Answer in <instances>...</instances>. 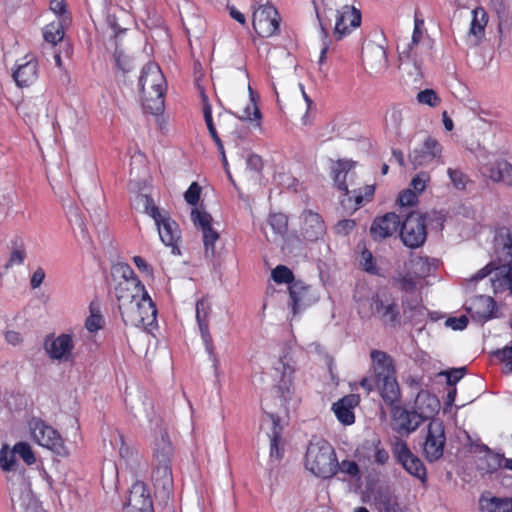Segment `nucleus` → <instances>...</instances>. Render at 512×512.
<instances>
[{
  "instance_id": "09e8293b",
  "label": "nucleus",
  "mask_w": 512,
  "mask_h": 512,
  "mask_svg": "<svg viewBox=\"0 0 512 512\" xmlns=\"http://www.w3.org/2000/svg\"><path fill=\"white\" fill-rule=\"evenodd\" d=\"M211 307L207 299L201 298L196 302V320L198 326L209 325Z\"/></svg>"
},
{
  "instance_id": "49530a36",
  "label": "nucleus",
  "mask_w": 512,
  "mask_h": 512,
  "mask_svg": "<svg viewBox=\"0 0 512 512\" xmlns=\"http://www.w3.org/2000/svg\"><path fill=\"white\" fill-rule=\"evenodd\" d=\"M138 199L143 203L144 212L148 214L154 221L160 218L167 211H161L154 203L153 198L147 194H139Z\"/></svg>"
},
{
  "instance_id": "9b49d317",
  "label": "nucleus",
  "mask_w": 512,
  "mask_h": 512,
  "mask_svg": "<svg viewBox=\"0 0 512 512\" xmlns=\"http://www.w3.org/2000/svg\"><path fill=\"white\" fill-rule=\"evenodd\" d=\"M400 237L409 248L422 246L427 238L425 216L419 212H410L401 224Z\"/></svg>"
},
{
  "instance_id": "f257e3e1",
  "label": "nucleus",
  "mask_w": 512,
  "mask_h": 512,
  "mask_svg": "<svg viewBox=\"0 0 512 512\" xmlns=\"http://www.w3.org/2000/svg\"><path fill=\"white\" fill-rule=\"evenodd\" d=\"M493 260L478 270L470 279L478 282L487 276L494 293L510 291L512 295V232L507 227L496 230L493 240Z\"/></svg>"
},
{
  "instance_id": "4468645a",
  "label": "nucleus",
  "mask_w": 512,
  "mask_h": 512,
  "mask_svg": "<svg viewBox=\"0 0 512 512\" xmlns=\"http://www.w3.org/2000/svg\"><path fill=\"white\" fill-rule=\"evenodd\" d=\"M446 436L443 423L432 420L427 428V435L423 444V454L427 461L434 462L443 456Z\"/></svg>"
},
{
  "instance_id": "052dcab7",
  "label": "nucleus",
  "mask_w": 512,
  "mask_h": 512,
  "mask_svg": "<svg viewBox=\"0 0 512 512\" xmlns=\"http://www.w3.org/2000/svg\"><path fill=\"white\" fill-rule=\"evenodd\" d=\"M26 253L23 247H19L14 249L11 254L10 258L5 266L6 269H9L15 265H21L24 262Z\"/></svg>"
},
{
  "instance_id": "7c9ffc66",
  "label": "nucleus",
  "mask_w": 512,
  "mask_h": 512,
  "mask_svg": "<svg viewBox=\"0 0 512 512\" xmlns=\"http://www.w3.org/2000/svg\"><path fill=\"white\" fill-rule=\"evenodd\" d=\"M440 408L438 398L428 391L421 390L414 400V410L425 420L433 417Z\"/></svg>"
},
{
  "instance_id": "2eb2a0df",
  "label": "nucleus",
  "mask_w": 512,
  "mask_h": 512,
  "mask_svg": "<svg viewBox=\"0 0 512 512\" xmlns=\"http://www.w3.org/2000/svg\"><path fill=\"white\" fill-rule=\"evenodd\" d=\"M393 453L397 461L412 476L418 478L422 483L427 481V470L423 462L415 456L407 443L397 439L394 443Z\"/></svg>"
},
{
  "instance_id": "f704fd0d",
  "label": "nucleus",
  "mask_w": 512,
  "mask_h": 512,
  "mask_svg": "<svg viewBox=\"0 0 512 512\" xmlns=\"http://www.w3.org/2000/svg\"><path fill=\"white\" fill-rule=\"evenodd\" d=\"M152 481L156 487L170 489L173 484L171 463H152Z\"/></svg>"
},
{
  "instance_id": "4be33fe9",
  "label": "nucleus",
  "mask_w": 512,
  "mask_h": 512,
  "mask_svg": "<svg viewBox=\"0 0 512 512\" xmlns=\"http://www.w3.org/2000/svg\"><path fill=\"white\" fill-rule=\"evenodd\" d=\"M400 224V217L394 212H388L374 219L370 226V235L375 241H381L394 235Z\"/></svg>"
},
{
  "instance_id": "1a4fd4ad",
  "label": "nucleus",
  "mask_w": 512,
  "mask_h": 512,
  "mask_svg": "<svg viewBox=\"0 0 512 512\" xmlns=\"http://www.w3.org/2000/svg\"><path fill=\"white\" fill-rule=\"evenodd\" d=\"M201 99H202V111H203V117L208 129V132L213 139L218 152L220 153L222 157V161L224 165H227V159L225 155V149L223 142L219 136V133H222L223 135L232 133V126L231 123L233 122L232 116L227 112H221L217 115L216 121L213 119L212 116V107L209 102L208 96L205 94V92L201 91Z\"/></svg>"
},
{
  "instance_id": "c756f323",
  "label": "nucleus",
  "mask_w": 512,
  "mask_h": 512,
  "mask_svg": "<svg viewBox=\"0 0 512 512\" xmlns=\"http://www.w3.org/2000/svg\"><path fill=\"white\" fill-rule=\"evenodd\" d=\"M289 297L292 312L296 315L301 308L308 306L311 301V286L305 284L301 280H296L292 285H289Z\"/></svg>"
},
{
  "instance_id": "cd10ccee",
  "label": "nucleus",
  "mask_w": 512,
  "mask_h": 512,
  "mask_svg": "<svg viewBox=\"0 0 512 512\" xmlns=\"http://www.w3.org/2000/svg\"><path fill=\"white\" fill-rule=\"evenodd\" d=\"M424 20L415 17L414 30L411 42L397 46L399 57L401 60H412L415 64L418 62V46L423 38Z\"/></svg>"
},
{
  "instance_id": "f8f14e48",
  "label": "nucleus",
  "mask_w": 512,
  "mask_h": 512,
  "mask_svg": "<svg viewBox=\"0 0 512 512\" xmlns=\"http://www.w3.org/2000/svg\"><path fill=\"white\" fill-rule=\"evenodd\" d=\"M252 25L258 36L268 38L280 30V17L272 5H260L253 13Z\"/></svg>"
},
{
  "instance_id": "a211bd4d",
  "label": "nucleus",
  "mask_w": 512,
  "mask_h": 512,
  "mask_svg": "<svg viewBox=\"0 0 512 512\" xmlns=\"http://www.w3.org/2000/svg\"><path fill=\"white\" fill-rule=\"evenodd\" d=\"M443 147L440 142L428 136L419 148H415L409 155L414 167L429 165L434 161L441 160Z\"/></svg>"
},
{
  "instance_id": "c03bdc74",
  "label": "nucleus",
  "mask_w": 512,
  "mask_h": 512,
  "mask_svg": "<svg viewBox=\"0 0 512 512\" xmlns=\"http://www.w3.org/2000/svg\"><path fill=\"white\" fill-rule=\"evenodd\" d=\"M268 223L273 231L283 236L288 230V217L283 213H273L269 216Z\"/></svg>"
},
{
  "instance_id": "9d476101",
  "label": "nucleus",
  "mask_w": 512,
  "mask_h": 512,
  "mask_svg": "<svg viewBox=\"0 0 512 512\" xmlns=\"http://www.w3.org/2000/svg\"><path fill=\"white\" fill-rule=\"evenodd\" d=\"M32 438L40 446L48 448L58 455L65 453L64 441L60 433L40 418H32L29 422Z\"/></svg>"
},
{
  "instance_id": "39448f33",
  "label": "nucleus",
  "mask_w": 512,
  "mask_h": 512,
  "mask_svg": "<svg viewBox=\"0 0 512 512\" xmlns=\"http://www.w3.org/2000/svg\"><path fill=\"white\" fill-rule=\"evenodd\" d=\"M304 467L318 478L325 480L333 478L337 467L334 447L323 438H313L306 449Z\"/></svg>"
},
{
  "instance_id": "6e6552de",
  "label": "nucleus",
  "mask_w": 512,
  "mask_h": 512,
  "mask_svg": "<svg viewBox=\"0 0 512 512\" xmlns=\"http://www.w3.org/2000/svg\"><path fill=\"white\" fill-rule=\"evenodd\" d=\"M127 309L118 308L126 326L140 327L147 330L157 322V308L149 295L129 303Z\"/></svg>"
},
{
  "instance_id": "bb28decb",
  "label": "nucleus",
  "mask_w": 512,
  "mask_h": 512,
  "mask_svg": "<svg viewBox=\"0 0 512 512\" xmlns=\"http://www.w3.org/2000/svg\"><path fill=\"white\" fill-rule=\"evenodd\" d=\"M152 463H171L174 448L166 429L160 428L152 446Z\"/></svg>"
},
{
  "instance_id": "b1692460",
  "label": "nucleus",
  "mask_w": 512,
  "mask_h": 512,
  "mask_svg": "<svg viewBox=\"0 0 512 512\" xmlns=\"http://www.w3.org/2000/svg\"><path fill=\"white\" fill-rule=\"evenodd\" d=\"M282 376L278 382L276 389L277 394L284 405L289 404L294 399L295 388L293 385L295 367L287 360V356L281 358Z\"/></svg>"
},
{
  "instance_id": "680f3d73",
  "label": "nucleus",
  "mask_w": 512,
  "mask_h": 512,
  "mask_svg": "<svg viewBox=\"0 0 512 512\" xmlns=\"http://www.w3.org/2000/svg\"><path fill=\"white\" fill-rule=\"evenodd\" d=\"M199 330L206 351L212 355L214 353V345L212 335L209 331V325L204 324L203 326H199Z\"/></svg>"
},
{
  "instance_id": "423d86ee",
  "label": "nucleus",
  "mask_w": 512,
  "mask_h": 512,
  "mask_svg": "<svg viewBox=\"0 0 512 512\" xmlns=\"http://www.w3.org/2000/svg\"><path fill=\"white\" fill-rule=\"evenodd\" d=\"M111 276L115 283L114 295L118 308L127 309L129 303L149 295L144 284L136 276L132 267L126 263L112 266Z\"/></svg>"
},
{
  "instance_id": "ea45409f",
  "label": "nucleus",
  "mask_w": 512,
  "mask_h": 512,
  "mask_svg": "<svg viewBox=\"0 0 512 512\" xmlns=\"http://www.w3.org/2000/svg\"><path fill=\"white\" fill-rule=\"evenodd\" d=\"M90 315L86 318L85 327L86 329L93 333L102 329L104 326V318L99 310V308L91 303L89 306Z\"/></svg>"
},
{
  "instance_id": "393cba45",
  "label": "nucleus",
  "mask_w": 512,
  "mask_h": 512,
  "mask_svg": "<svg viewBox=\"0 0 512 512\" xmlns=\"http://www.w3.org/2000/svg\"><path fill=\"white\" fill-rule=\"evenodd\" d=\"M496 302L490 296L478 295L469 300L467 311L471 317L479 322H486L493 317Z\"/></svg>"
},
{
  "instance_id": "5fc2aeb1",
  "label": "nucleus",
  "mask_w": 512,
  "mask_h": 512,
  "mask_svg": "<svg viewBox=\"0 0 512 512\" xmlns=\"http://www.w3.org/2000/svg\"><path fill=\"white\" fill-rule=\"evenodd\" d=\"M467 374L466 367L452 368L450 370L441 371L439 375H444L447 378V384L450 386L455 385Z\"/></svg>"
},
{
  "instance_id": "72a5a7b5",
  "label": "nucleus",
  "mask_w": 512,
  "mask_h": 512,
  "mask_svg": "<svg viewBox=\"0 0 512 512\" xmlns=\"http://www.w3.org/2000/svg\"><path fill=\"white\" fill-rule=\"evenodd\" d=\"M70 17H58L57 20L50 22L43 28V37L46 42L56 45L65 35V29L70 23Z\"/></svg>"
},
{
  "instance_id": "e433bc0d",
  "label": "nucleus",
  "mask_w": 512,
  "mask_h": 512,
  "mask_svg": "<svg viewBox=\"0 0 512 512\" xmlns=\"http://www.w3.org/2000/svg\"><path fill=\"white\" fill-rule=\"evenodd\" d=\"M375 504L380 512H400L398 498L390 492H380L375 497Z\"/></svg>"
},
{
  "instance_id": "338daca9",
  "label": "nucleus",
  "mask_w": 512,
  "mask_h": 512,
  "mask_svg": "<svg viewBox=\"0 0 512 512\" xmlns=\"http://www.w3.org/2000/svg\"><path fill=\"white\" fill-rule=\"evenodd\" d=\"M446 324L453 330H463L468 325V319L464 315L460 317H451L447 319Z\"/></svg>"
},
{
  "instance_id": "c9c22d12",
  "label": "nucleus",
  "mask_w": 512,
  "mask_h": 512,
  "mask_svg": "<svg viewBox=\"0 0 512 512\" xmlns=\"http://www.w3.org/2000/svg\"><path fill=\"white\" fill-rule=\"evenodd\" d=\"M482 512H512V499L510 498H481Z\"/></svg>"
},
{
  "instance_id": "13d9d810",
  "label": "nucleus",
  "mask_w": 512,
  "mask_h": 512,
  "mask_svg": "<svg viewBox=\"0 0 512 512\" xmlns=\"http://www.w3.org/2000/svg\"><path fill=\"white\" fill-rule=\"evenodd\" d=\"M398 203L401 207H412L418 203V195L408 188L399 194Z\"/></svg>"
},
{
  "instance_id": "5701e85b",
  "label": "nucleus",
  "mask_w": 512,
  "mask_h": 512,
  "mask_svg": "<svg viewBox=\"0 0 512 512\" xmlns=\"http://www.w3.org/2000/svg\"><path fill=\"white\" fill-rule=\"evenodd\" d=\"M25 62L17 65L12 76L16 85L20 88L29 87L38 79L39 63L35 57L26 55Z\"/></svg>"
},
{
  "instance_id": "79ce46f5",
  "label": "nucleus",
  "mask_w": 512,
  "mask_h": 512,
  "mask_svg": "<svg viewBox=\"0 0 512 512\" xmlns=\"http://www.w3.org/2000/svg\"><path fill=\"white\" fill-rule=\"evenodd\" d=\"M271 277L277 284L292 285L296 281L292 270L285 265L276 266L271 272Z\"/></svg>"
},
{
  "instance_id": "412c9836",
  "label": "nucleus",
  "mask_w": 512,
  "mask_h": 512,
  "mask_svg": "<svg viewBox=\"0 0 512 512\" xmlns=\"http://www.w3.org/2000/svg\"><path fill=\"white\" fill-rule=\"evenodd\" d=\"M482 174L494 183L512 188V164L506 159H495L483 165Z\"/></svg>"
},
{
  "instance_id": "f03ea898",
  "label": "nucleus",
  "mask_w": 512,
  "mask_h": 512,
  "mask_svg": "<svg viewBox=\"0 0 512 512\" xmlns=\"http://www.w3.org/2000/svg\"><path fill=\"white\" fill-rule=\"evenodd\" d=\"M370 357L373 377H363L359 385L366 394L371 393L376 387L385 404L393 406L401 399L394 360L388 353L376 349L370 352Z\"/></svg>"
},
{
  "instance_id": "3c124183",
  "label": "nucleus",
  "mask_w": 512,
  "mask_h": 512,
  "mask_svg": "<svg viewBox=\"0 0 512 512\" xmlns=\"http://www.w3.org/2000/svg\"><path fill=\"white\" fill-rule=\"evenodd\" d=\"M447 174L453 186L458 190H464L469 182L468 176L460 169L448 168Z\"/></svg>"
},
{
  "instance_id": "7ed1b4c3",
  "label": "nucleus",
  "mask_w": 512,
  "mask_h": 512,
  "mask_svg": "<svg viewBox=\"0 0 512 512\" xmlns=\"http://www.w3.org/2000/svg\"><path fill=\"white\" fill-rule=\"evenodd\" d=\"M323 12H317L321 30L328 37V30L331 26V17L335 19L334 36L341 40L361 24V13L347 0H323Z\"/></svg>"
},
{
  "instance_id": "4c0bfd02",
  "label": "nucleus",
  "mask_w": 512,
  "mask_h": 512,
  "mask_svg": "<svg viewBox=\"0 0 512 512\" xmlns=\"http://www.w3.org/2000/svg\"><path fill=\"white\" fill-rule=\"evenodd\" d=\"M403 121L402 110L397 107H392L386 112L385 127L386 130L393 132L396 135L400 134V129Z\"/></svg>"
},
{
  "instance_id": "a18cd8bd",
  "label": "nucleus",
  "mask_w": 512,
  "mask_h": 512,
  "mask_svg": "<svg viewBox=\"0 0 512 512\" xmlns=\"http://www.w3.org/2000/svg\"><path fill=\"white\" fill-rule=\"evenodd\" d=\"M360 264L365 272L371 275H380V269L377 266L376 259L371 251L366 248L361 252Z\"/></svg>"
},
{
  "instance_id": "a878e982",
  "label": "nucleus",
  "mask_w": 512,
  "mask_h": 512,
  "mask_svg": "<svg viewBox=\"0 0 512 512\" xmlns=\"http://www.w3.org/2000/svg\"><path fill=\"white\" fill-rule=\"evenodd\" d=\"M359 403L360 396L358 394H348L335 402L332 410L341 424L349 426L355 422L354 409Z\"/></svg>"
},
{
  "instance_id": "0eeeda50",
  "label": "nucleus",
  "mask_w": 512,
  "mask_h": 512,
  "mask_svg": "<svg viewBox=\"0 0 512 512\" xmlns=\"http://www.w3.org/2000/svg\"><path fill=\"white\" fill-rule=\"evenodd\" d=\"M353 167L354 163L350 160L339 159L332 161L329 175L336 188L344 194V198L341 200L342 206L355 211L361 207L364 202L372 200L375 193V186L366 185L363 188V192L361 189L358 191L354 190L352 191L353 195H350L346 179L349 171Z\"/></svg>"
},
{
  "instance_id": "ddd939ff",
  "label": "nucleus",
  "mask_w": 512,
  "mask_h": 512,
  "mask_svg": "<svg viewBox=\"0 0 512 512\" xmlns=\"http://www.w3.org/2000/svg\"><path fill=\"white\" fill-rule=\"evenodd\" d=\"M371 310L384 325L399 326L401 313L396 299L391 295H375L371 300Z\"/></svg>"
},
{
  "instance_id": "4d7b16f0",
  "label": "nucleus",
  "mask_w": 512,
  "mask_h": 512,
  "mask_svg": "<svg viewBox=\"0 0 512 512\" xmlns=\"http://www.w3.org/2000/svg\"><path fill=\"white\" fill-rule=\"evenodd\" d=\"M202 188L197 182H192L184 194L185 201L192 206H196L200 200Z\"/></svg>"
},
{
  "instance_id": "2f4dec72",
  "label": "nucleus",
  "mask_w": 512,
  "mask_h": 512,
  "mask_svg": "<svg viewBox=\"0 0 512 512\" xmlns=\"http://www.w3.org/2000/svg\"><path fill=\"white\" fill-rule=\"evenodd\" d=\"M266 418L270 426V432L267 433L270 439V457L277 460L282 459L284 450L279 446L282 434L280 418L275 413L266 412Z\"/></svg>"
},
{
  "instance_id": "473e14b6",
  "label": "nucleus",
  "mask_w": 512,
  "mask_h": 512,
  "mask_svg": "<svg viewBox=\"0 0 512 512\" xmlns=\"http://www.w3.org/2000/svg\"><path fill=\"white\" fill-rule=\"evenodd\" d=\"M488 24L486 10L479 6L472 10V19L469 28V36L474 38V44L478 45L485 37V28Z\"/></svg>"
},
{
  "instance_id": "6ab92c4d",
  "label": "nucleus",
  "mask_w": 512,
  "mask_h": 512,
  "mask_svg": "<svg viewBox=\"0 0 512 512\" xmlns=\"http://www.w3.org/2000/svg\"><path fill=\"white\" fill-rule=\"evenodd\" d=\"M389 407L391 408L392 420L395 422L396 430L399 433H411L424 422V419L414 409L407 410L397 405V403Z\"/></svg>"
},
{
  "instance_id": "864d4df0",
  "label": "nucleus",
  "mask_w": 512,
  "mask_h": 512,
  "mask_svg": "<svg viewBox=\"0 0 512 512\" xmlns=\"http://www.w3.org/2000/svg\"><path fill=\"white\" fill-rule=\"evenodd\" d=\"M419 103L427 104L431 107H436L440 103V98L437 93L432 89H425L417 94Z\"/></svg>"
},
{
  "instance_id": "bf43d9fd",
  "label": "nucleus",
  "mask_w": 512,
  "mask_h": 512,
  "mask_svg": "<svg viewBox=\"0 0 512 512\" xmlns=\"http://www.w3.org/2000/svg\"><path fill=\"white\" fill-rule=\"evenodd\" d=\"M494 356L512 372V346L506 345L494 352Z\"/></svg>"
},
{
  "instance_id": "37998d69",
  "label": "nucleus",
  "mask_w": 512,
  "mask_h": 512,
  "mask_svg": "<svg viewBox=\"0 0 512 512\" xmlns=\"http://www.w3.org/2000/svg\"><path fill=\"white\" fill-rule=\"evenodd\" d=\"M191 220L196 227L201 229V231H205L213 227L212 216L205 210H200L197 207L193 208L191 211Z\"/></svg>"
},
{
  "instance_id": "f3484780",
  "label": "nucleus",
  "mask_w": 512,
  "mask_h": 512,
  "mask_svg": "<svg viewBox=\"0 0 512 512\" xmlns=\"http://www.w3.org/2000/svg\"><path fill=\"white\" fill-rule=\"evenodd\" d=\"M154 222L157 226L162 243L171 248L173 255H181L179 246L181 242V230L178 223L171 218L168 212Z\"/></svg>"
},
{
  "instance_id": "de8ad7c7",
  "label": "nucleus",
  "mask_w": 512,
  "mask_h": 512,
  "mask_svg": "<svg viewBox=\"0 0 512 512\" xmlns=\"http://www.w3.org/2000/svg\"><path fill=\"white\" fill-rule=\"evenodd\" d=\"M338 472H341L343 474H346L350 476L353 479H360L361 478V472L359 465L352 460H342L340 463L337 461V467H336V474Z\"/></svg>"
},
{
  "instance_id": "dca6fc26",
  "label": "nucleus",
  "mask_w": 512,
  "mask_h": 512,
  "mask_svg": "<svg viewBox=\"0 0 512 512\" xmlns=\"http://www.w3.org/2000/svg\"><path fill=\"white\" fill-rule=\"evenodd\" d=\"M44 349L52 360L62 362H73L74 341L70 334H60L55 337L53 334L46 336Z\"/></svg>"
},
{
  "instance_id": "e2e57ef3",
  "label": "nucleus",
  "mask_w": 512,
  "mask_h": 512,
  "mask_svg": "<svg viewBox=\"0 0 512 512\" xmlns=\"http://www.w3.org/2000/svg\"><path fill=\"white\" fill-rule=\"evenodd\" d=\"M356 227V221L353 219H343L335 225V232L339 235H348Z\"/></svg>"
},
{
  "instance_id": "0e129e2a",
  "label": "nucleus",
  "mask_w": 512,
  "mask_h": 512,
  "mask_svg": "<svg viewBox=\"0 0 512 512\" xmlns=\"http://www.w3.org/2000/svg\"><path fill=\"white\" fill-rule=\"evenodd\" d=\"M396 282L400 289L406 292H411L416 288V282L414 278L409 274L400 276L396 279Z\"/></svg>"
},
{
  "instance_id": "603ef678",
  "label": "nucleus",
  "mask_w": 512,
  "mask_h": 512,
  "mask_svg": "<svg viewBox=\"0 0 512 512\" xmlns=\"http://www.w3.org/2000/svg\"><path fill=\"white\" fill-rule=\"evenodd\" d=\"M16 465L17 461L14 451H8L7 446H4L0 451V467L3 471H11Z\"/></svg>"
},
{
  "instance_id": "774afa93",
  "label": "nucleus",
  "mask_w": 512,
  "mask_h": 512,
  "mask_svg": "<svg viewBox=\"0 0 512 512\" xmlns=\"http://www.w3.org/2000/svg\"><path fill=\"white\" fill-rule=\"evenodd\" d=\"M45 278V271L43 268L38 267L32 274L30 279V285L32 289H36L41 286Z\"/></svg>"
},
{
  "instance_id": "8fccbe9b",
  "label": "nucleus",
  "mask_w": 512,
  "mask_h": 512,
  "mask_svg": "<svg viewBox=\"0 0 512 512\" xmlns=\"http://www.w3.org/2000/svg\"><path fill=\"white\" fill-rule=\"evenodd\" d=\"M15 455H18L27 465L35 463L36 458L31 449V446L26 442L16 443L12 449Z\"/></svg>"
},
{
  "instance_id": "58836bf2",
  "label": "nucleus",
  "mask_w": 512,
  "mask_h": 512,
  "mask_svg": "<svg viewBox=\"0 0 512 512\" xmlns=\"http://www.w3.org/2000/svg\"><path fill=\"white\" fill-rule=\"evenodd\" d=\"M239 118L243 121L255 122V127L261 128L262 114L253 97H251L249 103L242 110Z\"/></svg>"
},
{
  "instance_id": "aec40b11",
  "label": "nucleus",
  "mask_w": 512,
  "mask_h": 512,
  "mask_svg": "<svg viewBox=\"0 0 512 512\" xmlns=\"http://www.w3.org/2000/svg\"><path fill=\"white\" fill-rule=\"evenodd\" d=\"M300 219V232L304 239L316 241L325 234L326 225L319 213L306 209L301 213Z\"/></svg>"
},
{
  "instance_id": "a19ab883",
  "label": "nucleus",
  "mask_w": 512,
  "mask_h": 512,
  "mask_svg": "<svg viewBox=\"0 0 512 512\" xmlns=\"http://www.w3.org/2000/svg\"><path fill=\"white\" fill-rule=\"evenodd\" d=\"M202 233H203L205 257L214 258L215 254H216L215 243L219 240L220 235L213 227L209 228L205 231H202Z\"/></svg>"
},
{
  "instance_id": "c85d7f7f",
  "label": "nucleus",
  "mask_w": 512,
  "mask_h": 512,
  "mask_svg": "<svg viewBox=\"0 0 512 512\" xmlns=\"http://www.w3.org/2000/svg\"><path fill=\"white\" fill-rule=\"evenodd\" d=\"M153 506V500L146 484L136 481L129 490L127 501L123 508L141 509Z\"/></svg>"
},
{
  "instance_id": "6e6d98bb",
  "label": "nucleus",
  "mask_w": 512,
  "mask_h": 512,
  "mask_svg": "<svg viewBox=\"0 0 512 512\" xmlns=\"http://www.w3.org/2000/svg\"><path fill=\"white\" fill-rule=\"evenodd\" d=\"M430 181V175L426 172H420L412 178L410 182V189L415 191L417 195L423 192L426 188L427 183Z\"/></svg>"
},
{
  "instance_id": "69168bd1",
  "label": "nucleus",
  "mask_w": 512,
  "mask_h": 512,
  "mask_svg": "<svg viewBox=\"0 0 512 512\" xmlns=\"http://www.w3.org/2000/svg\"><path fill=\"white\" fill-rule=\"evenodd\" d=\"M247 168L254 172H261L263 168L262 158L257 154H250L246 159Z\"/></svg>"
},
{
  "instance_id": "20e7f679",
  "label": "nucleus",
  "mask_w": 512,
  "mask_h": 512,
  "mask_svg": "<svg viewBox=\"0 0 512 512\" xmlns=\"http://www.w3.org/2000/svg\"><path fill=\"white\" fill-rule=\"evenodd\" d=\"M139 86L145 112L161 114L165 107L166 80L158 64L149 62L143 67Z\"/></svg>"
}]
</instances>
